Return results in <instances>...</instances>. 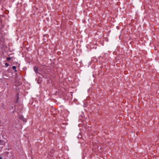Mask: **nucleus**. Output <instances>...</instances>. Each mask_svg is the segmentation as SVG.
<instances>
[{"label":"nucleus","mask_w":159,"mask_h":159,"mask_svg":"<svg viewBox=\"0 0 159 159\" xmlns=\"http://www.w3.org/2000/svg\"><path fill=\"white\" fill-rule=\"evenodd\" d=\"M14 108V107L13 106L12 104L11 103L9 102H7L5 108H4V107H3V109L6 110L8 111L12 110Z\"/></svg>","instance_id":"nucleus-1"},{"label":"nucleus","mask_w":159,"mask_h":159,"mask_svg":"<svg viewBox=\"0 0 159 159\" xmlns=\"http://www.w3.org/2000/svg\"><path fill=\"white\" fill-rule=\"evenodd\" d=\"M19 93H17V95H16V100H15L14 101V102L16 104L18 102V100L19 99Z\"/></svg>","instance_id":"nucleus-2"},{"label":"nucleus","mask_w":159,"mask_h":159,"mask_svg":"<svg viewBox=\"0 0 159 159\" xmlns=\"http://www.w3.org/2000/svg\"><path fill=\"white\" fill-rule=\"evenodd\" d=\"M20 119L22 120L24 122H26V119L24 118V116L22 115H21L20 116Z\"/></svg>","instance_id":"nucleus-3"},{"label":"nucleus","mask_w":159,"mask_h":159,"mask_svg":"<svg viewBox=\"0 0 159 159\" xmlns=\"http://www.w3.org/2000/svg\"><path fill=\"white\" fill-rule=\"evenodd\" d=\"M34 70L36 73H37L38 71V68L35 66L34 67Z\"/></svg>","instance_id":"nucleus-4"},{"label":"nucleus","mask_w":159,"mask_h":159,"mask_svg":"<svg viewBox=\"0 0 159 159\" xmlns=\"http://www.w3.org/2000/svg\"><path fill=\"white\" fill-rule=\"evenodd\" d=\"M5 144L4 141L3 140H0V145H4Z\"/></svg>","instance_id":"nucleus-5"},{"label":"nucleus","mask_w":159,"mask_h":159,"mask_svg":"<svg viewBox=\"0 0 159 159\" xmlns=\"http://www.w3.org/2000/svg\"><path fill=\"white\" fill-rule=\"evenodd\" d=\"M5 155H6V156H7V157H9V156H8V155L9 153V152H5Z\"/></svg>","instance_id":"nucleus-6"},{"label":"nucleus","mask_w":159,"mask_h":159,"mask_svg":"<svg viewBox=\"0 0 159 159\" xmlns=\"http://www.w3.org/2000/svg\"><path fill=\"white\" fill-rule=\"evenodd\" d=\"M14 110L13 111H12L13 113H14V112L16 110V105H14Z\"/></svg>","instance_id":"nucleus-7"},{"label":"nucleus","mask_w":159,"mask_h":159,"mask_svg":"<svg viewBox=\"0 0 159 159\" xmlns=\"http://www.w3.org/2000/svg\"><path fill=\"white\" fill-rule=\"evenodd\" d=\"M54 152V150L53 149L51 150L49 153V154H50V153H52Z\"/></svg>","instance_id":"nucleus-8"},{"label":"nucleus","mask_w":159,"mask_h":159,"mask_svg":"<svg viewBox=\"0 0 159 159\" xmlns=\"http://www.w3.org/2000/svg\"><path fill=\"white\" fill-rule=\"evenodd\" d=\"M11 59V58L10 57H7V61H9Z\"/></svg>","instance_id":"nucleus-9"},{"label":"nucleus","mask_w":159,"mask_h":159,"mask_svg":"<svg viewBox=\"0 0 159 159\" xmlns=\"http://www.w3.org/2000/svg\"><path fill=\"white\" fill-rule=\"evenodd\" d=\"M12 68L13 69V70H16V67L15 66H12Z\"/></svg>","instance_id":"nucleus-10"},{"label":"nucleus","mask_w":159,"mask_h":159,"mask_svg":"<svg viewBox=\"0 0 159 159\" xmlns=\"http://www.w3.org/2000/svg\"><path fill=\"white\" fill-rule=\"evenodd\" d=\"M5 65L7 67L9 66V64L7 63H5Z\"/></svg>","instance_id":"nucleus-11"},{"label":"nucleus","mask_w":159,"mask_h":159,"mask_svg":"<svg viewBox=\"0 0 159 159\" xmlns=\"http://www.w3.org/2000/svg\"><path fill=\"white\" fill-rule=\"evenodd\" d=\"M39 80H40L39 79V80L37 82H38V83L39 84H40V83L41 82V81L40 82L39 81Z\"/></svg>","instance_id":"nucleus-12"},{"label":"nucleus","mask_w":159,"mask_h":159,"mask_svg":"<svg viewBox=\"0 0 159 159\" xmlns=\"http://www.w3.org/2000/svg\"><path fill=\"white\" fill-rule=\"evenodd\" d=\"M2 159V157L0 156V159Z\"/></svg>","instance_id":"nucleus-13"},{"label":"nucleus","mask_w":159,"mask_h":159,"mask_svg":"<svg viewBox=\"0 0 159 159\" xmlns=\"http://www.w3.org/2000/svg\"><path fill=\"white\" fill-rule=\"evenodd\" d=\"M17 71L16 70H16H15V72H16Z\"/></svg>","instance_id":"nucleus-14"},{"label":"nucleus","mask_w":159,"mask_h":159,"mask_svg":"<svg viewBox=\"0 0 159 159\" xmlns=\"http://www.w3.org/2000/svg\"><path fill=\"white\" fill-rule=\"evenodd\" d=\"M43 77H44V76H43Z\"/></svg>","instance_id":"nucleus-15"},{"label":"nucleus","mask_w":159,"mask_h":159,"mask_svg":"<svg viewBox=\"0 0 159 159\" xmlns=\"http://www.w3.org/2000/svg\"><path fill=\"white\" fill-rule=\"evenodd\" d=\"M2 104L3 105V104L2 103Z\"/></svg>","instance_id":"nucleus-16"}]
</instances>
